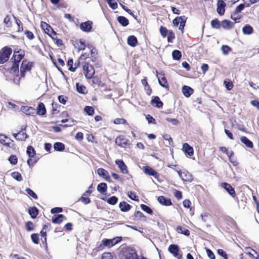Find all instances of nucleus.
<instances>
[{"mask_svg":"<svg viewBox=\"0 0 259 259\" xmlns=\"http://www.w3.org/2000/svg\"><path fill=\"white\" fill-rule=\"evenodd\" d=\"M121 241L119 237L114 238L111 239H103L99 245L97 247V251L103 250L105 247H111Z\"/></svg>","mask_w":259,"mask_h":259,"instance_id":"1","label":"nucleus"},{"mask_svg":"<svg viewBox=\"0 0 259 259\" xmlns=\"http://www.w3.org/2000/svg\"><path fill=\"white\" fill-rule=\"evenodd\" d=\"M83 73L87 79L92 78L95 74L94 67L89 63H84L83 66Z\"/></svg>","mask_w":259,"mask_h":259,"instance_id":"2","label":"nucleus"},{"mask_svg":"<svg viewBox=\"0 0 259 259\" xmlns=\"http://www.w3.org/2000/svg\"><path fill=\"white\" fill-rule=\"evenodd\" d=\"M12 53V50L10 48H4L0 52V64H3L7 61Z\"/></svg>","mask_w":259,"mask_h":259,"instance_id":"3","label":"nucleus"},{"mask_svg":"<svg viewBox=\"0 0 259 259\" xmlns=\"http://www.w3.org/2000/svg\"><path fill=\"white\" fill-rule=\"evenodd\" d=\"M124 259H139L135 249L132 247H127L124 251Z\"/></svg>","mask_w":259,"mask_h":259,"instance_id":"4","label":"nucleus"},{"mask_svg":"<svg viewBox=\"0 0 259 259\" xmlns=\"http://www.w3.org/2000/svg\"><path fill=\"white\" fill-rule=\"evenodd\" d=\"M186 19L185 16L177 17L173 20V24L175 26H178L180 24L179 29L181 30L182 32H183Z\"/></svg>","mask_w":259,"mask_h":259,"instance_id":"5","label":"nucleus"},{"mask_svg":"<svg viewBox=\"0 0 259 259\" xmlns=\"http://www.w3.org/2000/svg\"><path fill=\"white\" fill-rule=\"evenodd\" d=\"M41 27L46 33L48 34L52 38L55 39L54 36L56 35V32L53 30L50 25L46 22H41Z\"/></svg>","mask_w":259,"mask_h":259,"instance_id":"6","label":"nucleus"},{"mask_svg":"<svg viewBox=\"0 0 259 259\" xmlns=\"http://www.w3.org/2000/svg\"><path fill=\"white\" fill-rule=\"evenodd\" d=\"M32 67V63L24 60L21 64L20 68L21 74L22 76H24V73L26 71H30Z\"/></svg>","mask_w":259,"mask_h":259,"instance_id":"7","label":"nucleus"},{"mask_svg":"<svg viewBox=\"0 0 259 259\" xmlns=\"http://www.w3.org/2000/svg\"><path fill=\"white\" fill-rule=\"evenodd\" d=\"M178 174L181 179L184 181L191 182L193 181L192 176L186 170L181 172L177 170Z\"/></svg>","mask_w":259,"mask_h":259,"instance_id":"8","label":"nucleus"},{"mask_svg":"<svg viewBox=\"0 0 259 259\" xmlns=\"http://www.w3.org/2000/svg\"><path fill=\"white\" fill-rule=\"evenodd\" d=\"M169 251L172 253L174 256L179 259L182 257V255L180 254L179 249L177 245L172 244L168 247Z\"/></svg>","mask_w":259,"mask_h":259,"instance_id":"9","label":"nucleus"},{"mask_svg":"<svg viewBox=\"0 0 259 259\" xmlns=\"http://www.w3.org/2000/svg\"><path fill=\"white\" fill-rule=\"evenodd\" d=\"M93 22L90 21L81 23L80 24L79 27L81 30L84 32H90L92 29Z\"/></svg>","mask_w":259,"mask_h":259,"instance_id":"10","label":"nucleus"},{"mask_svg":"<svg viewBox=\"0 0 259 259\" xmlns=\"http://www.w3.org/2000/svg\"><path fill=\"white\" fill-rule=\"evenodd\" d=\"M97 173L100 177H102L104 178L106 181L111 182V178L109 175L108 172L102 168H98L97 169Z\"/></svg>","mask_w":259,"mask_h":259,"instance_id":"11","label":"nucleus"},{"mask_svg":"<svg viewBox=\"0 0 259 259\" xmlns=\"http://www.w3.org/2000/svg\"><path fill=\"white\" fill-rule=\"evenodd\" d=\"M25 129V127H24V128L22 127V131L17 134H13V136L17 140H18L20 141H24L28 137V136L26 134V133L23 132V130H24Z\"/></svg>","mask_w":259,"mask_h":259,"instance_id":"12","label":"nucleus"},{"mask_svg":"<svg viewBox=\"0 0 259 259\" xmlns=\"http://www.w3.org/2000/svg\"><path fill=\"white\" fill-rule=\"evenodd\" d=\"M226 4L222 0H219L217 2V12L220 15H224Z\"/></svg>","mask_w":259,"mask_h":259,"instance_id":"13","label":"nucleus"},{"mask_svg":"<svg viewBox=\"0 0 259 259\" xmlns=\"http://www.w3.org/2000/svg\"><path fill=\"white\" fill-rule=\"evenodd\" d=\"M221 186L224 188L226 191H227L229 194L233 197H235L236 194L234 188L228 183H223Z\"/></svg>","mask_w":259,"mask_h":259,"instance_id":"14","label":"nucleus"},{"mask_svg":"<svg viewBox=\"0 0 259 259\" xmlns=\"http://www.w3.org/2000/svg\"><path fill=\"white\" fill-rule=\"evenodd\" d=\"M157 77L158 78L159 83L161 86L164 88H168V84L163 74L161 73L157 74Z\"/></svg>","mask_w":259,"mask_h":259,"instance_id":"15","label":"nucleus"},{"mask_svg":"<svg viewBox=\"0 0 259 259\" xmlns=\"http://www.w3.org/2000/svg\"><path fill=\"white\" fill-rule=\"evenodd\" d=\"M144 172L147 175L152 176L156 179L158 178L159 174L149 166H145L144 167Z\"/></svg>","mask_w":259,"mask_h":259,"instance_id":"16","label":"nucleus"},{"mask_svg":"<svg viewBox=\"0 0 259 259\" xmlns=\"http://www.w3.org/2000/svg\"><path fill=\"white\" fill-rule=\"evenodd\" d=\"M128 140L123 136H119L115 140V143L120 147H125L127 145Z\"/></svg>","mask_w":259,"mask_h":259,"instance_id":"17","label":"nucleus"},{"mask_svg":"<svg viewBox=\"0 0 259 259\" xmlns=\"http://www.w3.org/2000/svg\"><path fill=\"white\" fill-rule=\"evenodd\" d=\"M116 164L120 169L121 172L124 174H126L128 172L127 166L122 160H116L115 161Z\"/></svg>","mask_w":259,"mask_h":259,"instance_id":"18","label":"nucleus"},{"mask_svg":"<svg viewBox=\"0 0 259 259\" xmlns=\"http://www.w3.org/2000/svg\"><path fill=\"white\" fill-rule=\"evenodd\" d=\"M21 110L27 115L34 116L36 113L35 109L34 108L28 106H22L21 107Z\"/></svg>","mask_w":259,"mask_h":259,"instance_id":"19","label":"nucleus"},{"mask_svg":"<svg viewBox=\"0 0 259 259\" xmlns=\"http://www.w3.org/2000/svg\"><path fill=\"white\" fill-rule=\"evenodd\" d=\"M151 103L157 108H160L163 106V103L160 101V98L156 96L151 101Z\"/></svg>","mask_w":259,"mask_h":259,"instance_id":"20","label":"nucleus"},{"mask_svg":"<svg viewBox=\"0 0 259 259\" xmlns=\"http://www.w3.org/2000/svg\"><path fill=\"white\" fill-rule=\"evenodd\" d=\"M157 200L161 204L165 206H169L172 204L170 199H166L162 196L158 197Z\"/></svg>","mask_w":259,"mask_h":259,"instance_id":"21","label":"nucleus"},{"mask_svg":"<svg viewBox=\"0 0 259 259\" xmlns=\"http://www.w3.org/2000/svg\"><path fill=\"white\" fill-rule=\"evenodd\" d=\"M182 91L184 96L189 97L193 93V90L190 87L184 85L182 88Z\"/></svg>","mask_w":259,"mask_h":259,"instance_id":"22","label":"nucleus"},{"mask_svg":"<svg viewBox=\"0 0 259 259\" xmlns=\"http://www.w3.org/2000/svg\"><path fill=\"white\" fill-rule=\"evenodd\" d=\"M183 148L186 153L189 156H191L193 154V149L188 143H184L183 146Z\"/></svg>","mask_w":259,"mask_h":259,"instance_id":"23","label":"nucleus"},{"mask_svg":"<svg viewBox=\"0 0 259 259\" xmlns=\"http://www.w3.org/2000/svg\"><path fill=\"white\" fill-rule=\"evenodd\" d=\"M240 141L248 148H251L253 146V143L245 136L241 137Z\"/></svg>","mask_w":259,"mask_h":259,"instance_id":"24","label":"nucleus"},{"mask_svg":"<svg viewBox=\"0 0 259 259\" xmlns=\"http://www.w3.org/2000/svg\"><path fill=\"white\" fill-rule=\"evenodd\" d=\"M46 113V109L45 105L40 103L37 107V114L39 115H44Z\"/></svg>","mask_w":259,"mask_h":259,"instance_id":"25","label":"nucleus"},{"mask_svg":"<svg viewBox=\"0 0 259 259\" xmlns=\"http://www.w3.org/2000/svg\"><path fill=\"white\" fill-rule=\"evenodd\" d=\"M119 207L120 210L123 212L127 211L131 209V205L125 201L119 203Z\"/></svg>","mask_w":259,"mask_h":259,"instance_id":"26","label":"nucleus"},{"mask_svg":"<svg viewBox=\"0 0 259 259\" xmlns=\"http://www.w3.org/2000/svg\"><path fill=\"white\" fill-rule=\"evenodd\" d=\"M138 43V40L137 38L134 36L131 35L128 36L127 38V44L131 47H135Z\"/></svg>","mask_w":259,"mask_h":259,"instance_id":"27","label":"nucleus"},{"mask_svg":"<svg viewBox=\"0 0 259 259\" xmlns=\"http://www.w3.org/2000/svg\"><path fill=\"white\" fill-rule=\"evenodd\" d=\"M253 29L249 25H246L242 28V32L244 34L250 35L253 33Z\"/></svg>","mask_w":259,"mask_h":259,"instance_id":"28","label":"nucleus"},{"mask_svg":"<svg viewBox=\"0 0 259 259\" xmlns=\"http://www.w3.org/2000/svg\"><path fill=\"white\" fill-rule=\"evenodd\" d=\"M176 231L178 233L182 234L186 236H189L190 235L189 230L181 226H179L177 227L176 229Z\"/></svg>","mask_w":259,"mask_h":259,"instance_id":"29","label":"nucleus"},{"mask_svg":"<svg viewBox=\"0 0 259 259\" xmlns=\"http://www.w3.org/2000/svg\"><path fill=\"white\" fill-rule=\"evenodd\" d=\"M221 26L223 28L225 29H229L233 27V23L229 20H225L222 21Z\"/></svg>","mask_w":259,"mask_h":259,"instance_id":"30","label":"nucleus"},{"mask_svg":"<svg viewBox=\"0 0 259 259\" xmlns=\"http://www.w3.org/2000/svg\"><path fill=\"white\" fill-rule=\"evenodd\" d=\"M65 217L63 214L55 215L52 217V222L55 224H59L61 223Z\"/></svg>","mask_w":259,"mask_h":259,"instance_id":"31","label":"nucleus"},{"mask_svg":"<svg viewBox=\"0 0 259 259\" xmlns=\"http://www.w3.org/2000/svg\"><path fill=\"white\" fill-rule=\"evenodd\" d=\"M118 22L123 26H126L128 24V20L123 16H119L117 18Z\"/></svg>","mask_w":259,"mask_h":259,"instance_id":"32","label":"nucleus"},{"mask_svg":"<svg viewBox=\"0 0 259 259\" xmlns=\"http://www.w3.org/2000/svg\"><path fill=\"white\" fill-rule=\"evenodd\" d=\"M107 186L106 183H101L97 186V190L101 193H104L107 191Z\"/></svg>","mask_w":259,"mask_h":259,"instance_id":"33","label":"nucleus"},{"mask_svg":"<svg viewBox=\"0 0 259 259\" xmlns=\"http://www.w3.org/2000/svg\"><path fill=\"white\" fill-rule=\"evenodd\" d=\"M54 148L58 151H62L65 149L64 145L60 142H56L54 145Z\"/></svg>","mask_w":259,"mask_h":259,"instance_id":"34","label":"nucleus"},{"mask_svg":"<svg viewBox=\"0 0 259 259\" xmlns=\"http://www.w3.org/2000/svg\"><path fill=\"white\" fill-rule=\"evenodd\" d=\"M172 56L174 59L179 60L182 57L181 52L179 50H174L172 53Z\"/></svg>","mask_w":259,"mask_h":259,"instance_id":"35","label":"nucleus"},{"mask_svg":"<svg viewBox=\"0 0 259 259\" xmlns=\"http://www.w3.org/2000/svg\"><path fill=\"white\" fill-rule=\"evenodd\" d=\"M28 212L32 218H35L37 215L38 211L36 207H32L29 209Z\"/></svg>","mask_w":259,"mask_h":259,"instance_id":"36","label":"nucleus"},{"mask_svg":"<svg viewBox=\"0 0 259 259\" xmlns=\"http://www.w3.org/2000/svg\"><path fill=\"white\" fill-rule=\"evenodd\" d=\"M76 86L77 91L78 93L81 94H85L87 93V89L84 86L82 85H80L78 83H76Z\"/></svg>","mask_w":259,"mask_h":259,"instance_id":"37","label":"nucleus"},{"mask_svg":"<svg viewBox=\"0 0 259 259\" xmlns=\"http://www.w3.org/2000/svg\"><path fill=\"white\" fill-rule=\"evenodd\" d=\"M8 140L9 141H10L11 140L10 139H8V137L4 135L1 134L0 135V143L3 145H6L9 146L10 143L7 142L6 140Z\"/></svg>","mask_w":259,"mask_h":259,"instance_id":"38","label":"nucleus"},{"mask_svg":"<svg viewBox=\"0 0 259 259\" xmlns=\"http://www.w3.org/2000/svg\"><path fill=\"white\" fill-rule=\"evenodd\" d=\"M26 152L30 157H33L35 155V151L34 148L31 146H29L27 147Z\"/></svg>","mask_w":259,"mask_h":259,"instance_id":"39","label":"nucleus"},{"mask_svg":"<svg viewBox=\"0 0 259 259\" xmlns=\"http://www.w3.org/2000/svg\"><path fill=\"white\" fill-rule=\"evenodd\" d=\"M211 26L213 28L219 29L220 28L221 24L220 22L217 19H215L211 21Z\"/></svg>","mask_w":259,"mask_h":259,"instance_id":"40","label":"nucleus"},{"mask_svg":"<svg viewBox=\"0 0 259 259\" xmlns=\"http://www.w3.org/2000/svg\"><path fill=\"white\" fill-rule=\"evenodd\" d=\"M106 2L113 10H115L117 8V3L114 0H106Z\"/></svg>","mask_w":259,"mask_h":259,"instance_id":"41","label":"nucleus"},{"mask_svg":"<svg viewBox=\"0 0 259 259\" xmlns=\"http://www.w3.org/2000/svg\"><path fill=\"white\" fill-rule=\"evenodd\" d=\"M210 215L209 213L207 212H204L203 213H202L200 215L201 220L204 222L206 223L207 222L208 219L210 218Z\"/></svg>","mask_w":259,"mask_h":259,"instance_id":"42","label":"nucleus"},{"mask_svg":"<svg viewBox=\"0 0 259 259\" xmlns=\"http://www.w3.org/2000/svg\"><path fill=\"white\" fill-rule=\"evenodd\" d=\"M12 177L17 181L20 182L22 180L21 174L18 172H13L12 173Z\"/></svg>","mask_w":259,"mask_h":259,"instance_id":"43","label":"nucleus"},{"mask_svg":"<svg viewBox=\"0 0 259 259\" xmlns=\"http://www.w3.org/2000/svg\"><path fill=\"white\" fill-rule=\"evenodd\" d=\"M84 111L89 115H93L94 113V109L91 106H86L84 109Z\"/></svg>","mask_w":259,"mask_h":259,"instance_id":"44","label":"nucleus"},{"mask_svg":"<svg viewBox=\"0 0 259 259\" xmlns=\"http://www.w3.org/2000/svg\"><path fill=\"white\" fill-rule=\"evenodd\" d=\"M73 61L72 59H69L67 62V65L69 66V70L72 72H74L76 70V66L73 67Z\"/></svg>","mask_w":259,"mask_h":259,"instance_id":"45","label":"nucleus"},{"mask_svg":"<svg viewBox=\"0 0 259 259\" xmlns=\"http://www.w3.org/2000/svg\"><path fill=\"white\" fill-rule=\"evenodd\" d=\"M101 259H113V255L110 252H104L102 255Z\"/></svg>","mask_w":259,"mask_h":259,"instance_id":"46","label":"nucleus"},{"mask_svg":"<svg viewBox=\"0 0 259 259\" xmlns=\"http://www.w3.org/2000/svg\"><path fill=\"white\" fill-rule=\"evenodd\" d=\"M118 201V198L116 196H112L107 200V202L112 205L115 204Z\"/></svg>","mask_w":259,"mask_h":259,"instance_id":"47","label":"nucleus"},{"mask_svg":"<svg viewBox=\"0 0 259 259\" xmlns=\"http://www.w3.org/2000/svg\"><path fill=\"white\" fill-rule=\"evenodd\" d=\"M141 208L143 211L146 212L148 214H151L152 213L151 209L149 206L145 204H141Z\"/></svg>","mask_w":259,"mask_h":259,"instance_id":"48","label":"nucleus"},{"mask_svg":"<svg viewBox=\"0 0 259 259\" xmlns=\"http://www.w3.org/2000/svg\"><path fill=\"white\" fill-rule=\"evenodd\" d=\"M61 122L62 123L67 122V124H65V126H71L73 125L74 121L71 119H63Z\"/></svg>","mask_w":259,"mask_h":259,"instance_id":"49","label":"nucleus"},{"mask_svg":"<svg viewBox=\"0 0 259 259\" xmlns=\"http://www.w3.org/2000/svg\"><path fill=\"white\" fill-rule=\"evenodd\" d=\"M221 50L224 55H227L231 51L230 47L226 45L222 46Z\"/></svg>","mask_w":259,"mask_h":259,"instance_id":"50","label":"nucleus"},{"mask_svg":"<svg viewBox=\"0 0 259 259\" xmlns=\"http://www.w3.org/2000/svg\"><path fill=\"white\" fill-rule=\"evenodd\" d=\"M31 238L32 242L35 244H38L39 242V238L37 234H32L31 235Z\"/></svg>","mask_w":259,"mask_h":259,"instance_id":"51","label":"nucleus"},{"mask_svg":"<svg viewBox=\"0 0 259 259\" xmlns=\"http://www.w3.org/2000/svg\"><path fill=\"white\" fill-rule=\"evenodd\" d=\"M234 155V152L233 151H230V156L229 157V161L231 162L234 166H236L238 164L237 161L232 158V156Z\"/></svg>","mask_w":259,"mask_h":259,"instance_id":"52","label":"nucleus"},{"mask_svg":"<svg viewBox=\"0 0 259 259\" xmlns=\"http://www.w3.org/2000/svg\"><path fill=\"white\" fill-rule=\"evenodd\" d=\"M224 83L228 90H231L233 87V84L231 81H228L227 80H225Z\"/></svg>","mask_w":259,"mask_h":259,"instance_id":"53","label":"nucleus"},{"mask_svg":"<svg viewBox=\"0 0 259 259\" xmlns=\"http://www.w3.org/2000/svg\"><path fill=\"white\" fill-rule=\"evenodd\" d=\"M26 192L31 197H32L33 198L36 199L37 198V195L30 189L27 188L26 189Z\"/></svg>","mask_w":259,"mask_h":259,"instance_id":"54","label":"nucleus"},{"mask_svg":"<svg viewBox=\"0 0 259 259\" xmlns=\"http://www.w3.org/2000/svg\"><path fill=\"white\" fill-rule=\"evenodd\" d=\"M160 32L161 35L163 37H165L167 34V30L165 27L161 26L160 27Z\"/></svg>","mask_w":259,"mask_h":259,"instance_id":"55","label":"nucleus"},{"mask_svg":"<svg viewBox=\"0 0 259 259\" xmlns=\"http://www.w3.org/2000/svg\"><path fill=\"white\" fill-rule=\"evenodd\" d=\"M126 122V120L123 118H117L114 120V123L116 124H124Z\"/></svg>","mask_w":259,"mask_h":259,"instance_id":"56","label":"nucleus"},{"mask_svg":"<svg viewBox=\"0 0 259 259\" xmlns=\"http://www.w3.org/2000/svg\"><path fill=\"white\" fill-rule=\"evenodd\" d=\"M19 69V64L16 62H14L13 66L11 67V71L13 72H16Z\"/></svg>","mask_w":259,"mask_h":259,"instance_id":"57","label":"nucleus"},{"mask_svg":"<svg viewBox=\"0 0 259 259\" xmlns=\"http://www.w3.org/2000/svg\"><path fill=\"white\" fill-rule=\"evenodd\" d=\"M26 227L27 231H32L34 229L33 224L31 222H28L26 223Z\"/></svg>","mask_w":259,"mask_h":259,"instance_id":"58","label":"nucleus"},{"mask_svg":"<svg viewBox=\"0 0 259 259\" xmlns=\"http://www.w3.org/2000/svg\"><path fill=\"white\" fill-rule=\"evenodd\" d=\"M9 160L11 164H15L17 162V158L15 155H11L10 157Z\"/></svg>","mask_w":259,"mask_h":259,"instance_id":"59","label":"nucleus"},{"mask_svg":"<svg viewBox=\"0 0 259 259\" xmlns=\"http://www.w3.org/2000/svg\"><path fill=\"white\" fill-rule=\"evenodd\" d=\"M128 196L133 200H138V197L136 196V195L132 192H129L128 193Z\"/></svg>","mask_w":259,"mask_h":259,"instance_id":"60","label":"nucleus"},{"mask_svg":"<svg viewBox=\"0 0 259 259\" xmlns=\"http://www.w3.org/2000/svg\"><path fill=\"white\" fill-rule=\"evenodd\" d=\"M166 120L167 121L171 122L174 125H177L179 123V121L175 118H167Z\"/></svg>","mask_w":259,"mask_h":259,"instance_id":"61","label":"nucleus"},{"mask_svg":"<svg viewBox=\"0 0 259 259\" xmlns=\"http://www.w3.org/2000/svg\"><path fill=\"white\" fill-rule=\"evenodd\" d=\"M175 37V34L172 31H169L167 37V41L169 42H171Z\"/></svg>","mask_w":259,"mask_h":259,"instance_id":"62","label":"nucleus"},{"mask_svg":"<svg viewBox=\"0 0 259 259\" xmlns=\"http://www.w3.org/2000/svg\"><path fill=\"white\" fill-rule=\"evenodd\" d=\"M244 7H245L244 4H240L235 9V13H240L242 10H243V9L244 8Z\"/></svg>","mask_w":259,"mask_h":259,"instance_id":"63","label":"nucleus"},{"mask_svg":"<svg viewBox=\"0 0 259 259\" xmlns=\"http://www.w3.org/2000/svg\"><path fill=\"white\" fill-rule=\"evenodd\" d=\"M206 253H207V256L210 259H214L215 258V255L210 249H206Z\"/></svg>","mask_w":259,"mask_h":259,"instance_id":"64","label":"nucleus"}]
</instances>
